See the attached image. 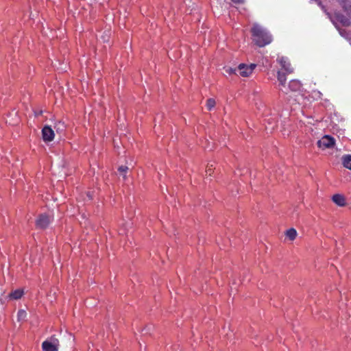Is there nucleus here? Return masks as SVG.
I'll list each match as a JSON object with an SVG mask.
<instances>
[{"label": "nucleus", "instance_id": "obj_19", "mask_svg": "<svg viewBox=\"0 0 351 351\" xmlns=\"http://www.w3.org/2000/svg\"><path fill=\"white\" fill-rule=\"evenodd\" d=\"M64 125L63 123H59L57 125H56V130L57 132L58 131H63L64 130Z\"/></svg>", "mask_w": 351, "mask_h": 351}, {"label": "nucleus", "instance_id": "obj_5", "mask_svg": "<svg viewBox=\"0 0 351 351\" xmlns=\"http://www.w3.org/2000/svg\"><path fill=\"white\" fill-rule=\"evenodd\" d=\"M335 143L334 138L329 135H325L317 141V146L322 149H329L335 145Z\"/></svg>", "mask_w": 351, "mask_h": 351}, {"label": "nucleus", "instance_id": "obj_2", "mask_svg": "<svg viewBox=\"0 0 351 351\" xmlns=\"http://www.w3.org/2000/svg\"><path fill=\"white\" fill-rule=\"evenodd\" d=\"M252 35L253 41L259 47H264L272 41L271 36L258 24L253 25Z\"/></svg>", "mask_w": 351, "mask_h": 351}, {"label": "nucleus", "instance_id": "obj_7", "mask_svg": "<svg viewBox=\"0 0 351 351\" xmlns=\"http://www.w3.org/2000/svg\"><path fill=\"white\" fill-rule=\"evenodd\" d=\"M42 136L45 142H50L54 138V131L51 127L46 125L42 130Z\"/></svg>", "mask_w": 351, "mask_h": 351}, {"label": "nucleus", "instance_id": "obj_18", "mask_svg": "<svg viewBox=\"0 0 351 351\" xmlns=\"http://www.w3.org/2000/svg\"><path fill=\"white\" fill-rule=\"evenodd\" d=\"M224 71L226 73L229 75L236 74L237 69H232L230 66L224 67Z\"/></svg>", "mask_w": 351, "mask_h": 351}, {"label": "nucleus", "instance_id": "obj_20", "mask_svg": "<svg viewBox=\"0 0 351 351\" xmlns=\"http://www.w3.org/2000/svg\"><path fill=\"white\" fill-rule=\"evenodd\" d=\"M234 3H242L244 2V0H231Z\"/></svg>", "mask_w": 351, "mask_h": 351}, {"label": "nucleus", "instance_id": "obj_14", "mask_svg": "<svg viewBox=\"0 0 351 351\" xmlns=\"http://www.w3.org/2000/svg\"><path fill=\"white\" fill-rule=\"evenodd\" d=\"M285 235L289 240L293 241L296 238L298 233L295 229L290 228L286 231Z\"/></svg>", "mask_w": 351, "mask_h": 351}, {"label": "nucleus", "instance_id": "obj_13", "mask_svg": "<svg viewBox=\"0 0 351 351\" xmlns=\"http://www.w3.org/2000/svg\"><path fill=\"white\" fill-rule=\"evenodd\" d=\"M342 163L344 167L351 170V155H345L342 157Z\"/></svg>", "mask_w": 351, "mask_h": 351}, {"label": "nucleus", "instance_id": "obj_9", "mask_svg": "<svg viewBox=\"0 0 351 351\" xmlns=\"http://www.w3.org/2000/svg\"><path fill=\"white\" fill-rule=\"evenodd\" d=\"M332 202L337 206L343 207L346 205V200L344 195L341 194H335L332 197Z\"/></svg>", "mask_w": 351, "mask_h": 351}, {"label": "nucleus", "instance_id": "obj_15", "mask_svg": "<svg viewBox=\"0 0 351 351\" xmlns=\"http://www.w3.org/2000/svg\"><path fill=\"white\" fill-rule=\"evenodd\" d=\"M128 170V167L126 166H120L118 169V171L119 172V175L122 176L123 180L126 179V173Z\"/></svg>", "mask_w": 351, "mask_h": 351}, {"label": "nucleus", "instance_id": "obj_10", "mask_svg": "<svg viewBox=\"0 0 351 351\" xmlns=\"http://www.w3.org/2000/svg\"><path fill=\"white\" fill-rule=\"evenodd\" d=\"M278 80L280 84L282 86L280 90L282 92H284L285 93L287 94L288 93V90H287V86L285 85V82H286V76H285V75L282 73L280 71H278Z\"/></svg>", "mask_w": 351, "mask_h": 351}, {"label": "nucleus", "instance_id": "obj_17", "mask_svg": "<svg viewBox=\"0 0 351 351\" xmlns=\"http://www.w3.org/2000/svg\"><path fill=\"white\" fill-rule=\"evenodd\" d=\"M215 99L210 98L207 100L206 106L209 110H212L215 107Z\"/></svg>", "mask_w": 351, "mask_h": 351}, {"label": "nucleus", "instance_id": "obj_11", "mask_svg": "<svg viewBox=\"0 0 351 351\" xmlns=\"http://www.w3.org/2000/svg\"><path fill=\"white\" fill-rule=\"evenodd\" d=\"M287 90L291 91H298L300 90L301 84L298 80H293L289 82Z\"/></svg>", "mask_w": 351, "mask_h": 351}, {"label": "nucleus", "instance_id": "obj_21", "mask_svg": "<svg viewBox=\"0 0 351 351\" xmlns=\"http://www.w3.org/2000/svg\"><path fill=\"white\" fill-rule=\"evenodd\" d=\"M211 169L210 168H208V169L207 170V173H209V175H211Z\"/></svg>", "mask_w": 351, "mask_h": 351}, {"label": "nucleus", "instance_id": "obj_3", "mask_svg": "<svg viewBox=\"0 0 351 351\" xmlns=\"http://www.w3.org/2000/svg\"><path fill=\"white\" fill-rule=\"evenodd\" d=\"M59 347V341L54 337L43 341L42 348L44 351H58Z\"/></svg>", "mask_w": 351, "mask_h": 351}, {"label": "nucleus", "instance_id": "obj_4", "mask_svg": "<svg viewBox=\"0 0 351 351\" xmlns=\"http://www.w3.org/2000/svg\"><path fill=\"white\" fill-rule=\"evenodd\" d=\"M256 67V64H240L237 69L239 72V75L241 77H247L250 76L255 68Z\"/></svg>", "mask_w": 351, "mask_h": 351}, {"label": "nucleus", "instance_id": "obj_22", "mask_svg": "<svg viewBox=\"0 0 351 351\" xmlns=\"http://www.w3.org/2000/svg\"><path fill=\"white\" fill-rule=\"evenodd\" d=\"M88 196L89 199L92 198V196L89 193H88Z\"/></svg>", "mask_w": 351, "mask_h": 351}, {"label": "nucleus", "instance_id": "obj_12", "mask_svg": "<svg viewBox=\"0 0 351 351\" xmlns=\"http://www.w3.org/2000/svg\"><path fill=\"white\" fill-rule=\"evenodd\" d=\"M23 289H16L9 294V298L12 300H19L23 296Z\"/></svg>", "mask_w": 351, "mask_h": 351}, {"label": "nucleus", "instance_id": "obj_16", "mask_svg": "<svg viewBox=\"0 0 351 351\" xmlns=\"http://www.w3.org/2000/svg\"><path fill=\"white\" fill-rule=\"evenodd\" d=\"M27 316V313L24 310H19L17 313V318L19 321L24 320Z\"/></svg>", "mask_w": 351, "mask_h": 351}, {"label": "nucleus", "instance_id": "obj_1", "mask_svg": "<svg viewBox=\"0 0 351 351\" xmlns=\"http://www.w3.org/2000/svg\"><path fill=\"white\" fill-rule=\"evenodd\" d=\"M337 1L342 8L343 12L346 14V16L337 12H335L334 14L328 12L320 1H318V5L326 13L328 18L335 26H337L338 24H341L343 26H348L351 23L350 21L351 19V1L337 0Z\"/></svg>", "mask_w": 351, "mask_h": 351}, {"label": "nucleus", "instance_id": "obj_8", "mask_svg": "<svg viewBox=\"0 0 351 351\" xmlns=\"http://www.w3.org/2000/svg\"><path fill=\"white\" fill-rule=\"evenodd\" d=\"M278 61L281 65L282 68L285 69L287 73H291L293 72V68L291 66V64L287 58L283 56L278 58Z\"/></svg>", "mask_w": 351, "mask_h": 351}, {"label": "nucleus", "instance_id": "obj_6", "mask_svg": "<svg viewBox=\"0 0 351 351\" xmlns=\"http://www.w3.org/2000/svg\"><path fill=\"white\" fill-rule=\"evenodd\" d=\"M51 221V217L46 214H42L38 217L36 224L38 228H45Z\"/></svg>", "mask_w": 351, "mask_h": 351}]
</instances>
